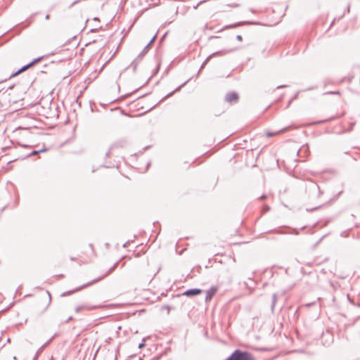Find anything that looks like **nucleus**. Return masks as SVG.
I'll list each match as a JSON object with an SVG mask.
<instances>
[{
	"mask_svg": "<svg viewBox=\"0 0 360 360\" xmlns=\"http://www.w3.org/2000/svg\"><path fill=\"white\" fill-rule=\"evenodd\" d=\"M224 360H255V358L250 352L237 349Z\"/></svg>",
	"mask_w": 360,
	"mask_h": 360,
	"instance_id": "nucleus-1",
	"label": "nucleus"
},
{
	"mask_svg": "<svg viewBox=\"0 0 360 360\" xmlns=\"http://www.w3.org/2000/svg\"><path fill=\"white\" fill-rule=\"evenodd\" d=\"M157 34H155L153 38L150 39V41L148 43V44L145 46L143 50L140 53V54L137 56L136 59L134 60V61L131 63V65L134 68V70H136L139 60H141V58L148 53L150 46L153 44L155 40L156 39Z\"/></svg>",
	"mask_w": 360,
	"mask_h": 360,
	"instance_id": "nucleus-2",
	"label": "nucleus"
},
{
	"mask_svg": "<svg viewBox=\"0 0 360 360\" xmlns=\"http://www.w3.org/2000/svg\"><path fill=\"white\" fill-rule=\"evenodd\" d=\"M307 190L310 195L316 196L317 198H320L323 194V192L320 190L319 185L315 183H311L307 187Z\"/></svg>",
	"mask_w": 360,
	"mask_h": 360,
	"instance_id": "nucleus-3",
	"label": "nucleus"
},
{
	"mask_svg": "<svg viewBox=\"0 0 360 360\" xmlns=\"http://www.w3.org/2000/svg\"><path fill=\"white\" fill-rule=\"evenodd\" d=\"M44 56H41V57H39L37 58H35L34 59L32 62H30V63L22 66L20 69H19L17 72L13 73L11 76V77H15V76H17L18 75H19L20 73L27 70V69H29L30 68L32 67L33 65H34L36 63H39V61H41L42 59H43Z\"/></svg>",
	"mask_w": 360,
	"mask_h": 360,
	"instance_id": "nucleus-4",
	"label": "nucleus"
},
{
	"mask_svg": "<svg viewBox=\"0 0 360 360\" xmlns=\"http://www.w3.org/2000/svg\"><path fill=\"white\" fill-rule=\"evenodd\" d=\"M233 49H231V50H221V51H217V52H214L212 54L210 55L202 63L201 67H200V69L199 71H200L202 68H205V66L206 65V64L208 63V61L214 56H224L225 54H227L231 51H233Z\"/></svg>",
	"mask_w": 360,
	"mask_h": 360,
	"instance_id": "nucleus-5",
	"label": "nucleus"
},
{
	"mask_svg": "<svg viewBox=\"0 0 360 360\" xmlns=\"http://www.w3.org/2000/svg\"><path fill=\"white\" fill-rule=\"evenodd\" d=\"M238 94L236 92H229L225 96V101L229 103H234L238 101Z\"/></svg>",
	"mask_w": 360,
	"mask_h": 360,
	"instance_id": "nucleus-6",
	"label": "nucleus"
},
{
	"mask_svg": "<svg viewBox=\"0 0 360 360\" xmlns=\"http://www.w3.org/2000/svg\"><path fill=\"white\" fill-rule=\"evenodd\" d=\"M218 290L217 286H212L206 292V297L205 299V302H209L212 299L213 296L215 295Z\"/></svg>",
	"mask_w": 360,
	"mask_h": 360,
	"instance_id": "nucleus-7",
	"label": "nucleus"
},
{
	"mask_svg": "<svg viewBox=\"0 0 360 360\" xmlns=\"http://www.w3.org/2000/svg\"><path fill=\"white\" fill-rule=\"evenodd\" d=\"M202 292V290L198 288H192L186 290L182 295L187 297H194L200 295Z\"/></svg>",
	"mask_w": 360,
	"mask_h": 360,
	"instance_id": "nucleus-8",
	"label": "nucleus"
},
{
	"mask_svg": "<svg viewBox=\"0 0 360 360\" xmlns=\"http://www.w3.org/2000/svg\"><path fill=\"white\" fill-rule=\"evenodd\" d=\"M117 262H116V263H115V264H114V265H113V266H112V267H111V268L108 271V272H107L104 276H101V277H99L98 279L94 280L93 282H91V283H96V282H97V281H99L102 280L104 277H105L106 276H108V274H110V273H111V272H112V271L116 268V266H117ZM90 284H91V283H89V284H87L86 285H90Z\"/></svg>",
	"mask_w": 360,
	"mask_h": 360,
	"instance_id": "nucleus-9",
	"label": "nucleus"
},
{
	"mask_svg": "<svg viewBox=\"0 0 360 360\" xmlns=\"http://www.w3.org/2000/svg\"><path fill=\"white\" fill-rule=\"evenodd\" d=\"M126 144H127V141L125 139H122V140H120V141L115 143L112 146L111 148H115V147H124Z\"/></svg>",
	"mask_w": 360,
	"mask_h": 360,
	"instance_id": "nucleus-10",
	"label": "nucleus"
},
{
	"mask_svg": "<svg viewBox=\"0 0 360 360\" xmlns=\"http://www.w3.org/2000/svg\"><path fill=\"white\" fill-rule=\"evenodd\" d=\"M95 308L96 307L80 306L75 308V311L79 312L82 309L92 310Z\"/></svg>",
	"mask_w": 360,
	"mask_h": 360,
	"instance_id": "nucleus-11",
	"label": "nucleus"
},
{
	"mask_svg": "<svg viewBox=\"0 0 360 360\" xmlns=\"http://www.w3.org/2000/svg\"><path fill=\"white\" fill-rule=\"evenodd\" d=\"M285 130H286V129L285 128V129H281V130H280V131H278L274 132V133L268 132V133L266 134V136H269H269H274V135H275V134H279V133H281V132L285 131Z\"/></svg>",
	"mask_w": 360,
	"mask_h": 360,
	"instance_id": "nucleus-12",
	"label": "nucleus"
},
{
	"mask_svg": "<svg viewBox=\"0 0 360 360\" xmlns=\"http://www.w3.org/2000/svg\"><path fill=\"white\" fill-rule=\"evenodd\" d=\"M276 300H277V295L276 293H274V294H273V296H272V304H271L272 309L275 307Z\"/></svg>",
	"mask_w": 360,
	"mask_h": 360,
	"instance_id": "nucleus-13",
	"label": "nucleus"
},
{
	"mask_svg": "<svg viewBox=\"0 0 360 360\" xmlns=\"http://www.w3.org/2000/svg\"><path fill=\"white\" fill-rule=\"evenodd\" d=\"M186 83H187V82H184L182 85L179 86L178 88H176V89H175V91H174L171 92V93H170V94H169L167 96H166V97H165V98H168V97H169V96H172V95H173V94H174L175 91H177L180 90V89H181L183 86H184Z\"/></svg>",
	"mask_w": 360,
	"mask_h": 360,
	"instance_id": "nucleus-14",
	"label": "nucleus"
},
{
	"mask_svg": "<svg viewBox=\"0 0 360 360\" xmlns=\"http://www.w3.org/2000/svg\"><path fill=\"white\" fill-rule=\"evenodd\" d=\"M329 94H331V95H340V93L338 91H327V92H325L323 94V95H329Z\"/></svg>",
	"mask_w": 360,
	"mask_h": 360,
	"instance_id": "nucleus-15",
	"label": "nucleus"
},
{
	"mask_svg": "<svg viewBox=\"0 0 360 360\" xmlns=\"http://www.w3.org/2000/svg\"><path fill=\"white\" fill-rule=\"evenodd\" d=\"M324 203H325V201H323V200H319V201L318 202V203H317V204H318V205H317L316 207H314V208H311V210H315L318 209L319 207H321Z\"/></svg>",
	"mask_w": 360,
	"mask_h": 360,
	"instance_id": "nucleus-16",
	"label": "nucleus"
},
{
	"mask_svg": "<svg viewBox=\"0 0 360 360\" xmlns=\"http://www.w3.org/2000/svg\"><path fill=\"white\" fill-rule=\"evenodd\" d=\"M333 118L331 117V118H329V119H327V120H320V121H318V122H314L313 124H322V123H325V122H327L331 120H333Z\"/></svg>",
	"mask_w": 360,
	"mask_h": 360,
	"instance_id": "nucleus-17",
	"label": "nucleus"
},
{
	"mask_svg": "<svg viewBox=\"0 0 360 360\" xmlns=\"http://www.w3.org/2000/svg\"><path fill=\"white\" fill-rule=\"evenodd\" d=\"M269 210H270V207L267 205H264L262 207V212L265 213V212L269 211Z\"/></svg>",
	"mask_w": 360,
	"mask_h": 360,
	"instance_id": "nucleus-18",
	"label": "nucleus"
},
{
	"mask_svg": "<svg viewBox=\"0 0 360 360\" xmlns=\"http://www.w3.org/2000/svg\"><path fill=\"white\" fill-rule=\"evenodd\" d=\"M56 337V335H54L51 338H50L46 343L43 345L44 347H47L50 342L53 340V339Z\"/></svg>",
	"mask_w": 360,
	"mask_h": 360,
	"instance_id": "nucleus-19",
	"label": "nucleus"
},
{
	"mask_svg": "<svg viewBox=\"0 0 360 360\" xmlns=\"http://www.w3.org/2000/svg\"><path fill=\"white\" fill-rule=\"evenodd\" d=\"M47 294H48V296H49V302L48 304H46L45 309H44V311L46 310V309L48 308L49 305L51 303V295L50 293L47 291Z\"/></svg>",
	"mask_w": 360,
	"mask_h": 360,
	"instance_id": "nucleus-20",
	"label": "nucleus"
},
{
	"mask_svg": "<svg viewBox=\"0 0 360 360\" xmlns=\"http://www.w3.org/2000/svg\"><path fill=\"white\" fill-rule=\"evenodd\" d=\"M162 309H167L169 312L170 311V307L168 305H165L162 307Z\"/></svg>",
	"mask_w": 360,
	"mask_h": 360,
	"instance_id": "nucleus-21",
	"label": "nucleus"
},
{
	"mask_svg": "<svg viewBox=\"0 0 360 360\" xmlns=\"http://www.w3.org/2000/svg\"><path fill=\"white\" fill-rule=\"evenodd\" d=\"M240 25H241L240 23L234 24L233 25L226 26L225 28L236 27V26Z\"/></svg>",
	"mask_w": 360,
	"mask_h": 360,
	"instance_id": "nucleus-22",
	"label": "nucleus"
},
{
	"mask_svg": "<svg viewBox=\"0 0 360 360\" xmlns=\"http://www.w3.org/2000/svg\"><path fill=\"white\" fill-rule=\"evenodd\" d=\"M236 39H237V40H238L240 41H241L243 40L242 36L239 35V34L236 36Z\"/></svg>",
	"mask_w": 360,
	"mask_h": 360,
	"instance_id": "nucleus-23",
	"label": "nucleus"
},
{
	"mask_svg": "<svg viewBox=\"0 0 360 360\" xmlns=\"http://www.w3.org/2000/svg\"><path fill=\"white\" fill-rule=\"evenodd\" d=\"M41 150H39V151H37V150H34V151L30 154V155H36V154L39 153V152H41Z\"/></svg>",
	"mask_w": 360,
	"mask_h": 360,
	"instance_id": "nucleus-24",
	"label": "nucleus"
},
{
	"mask_svg": "<svg viewBox=\"0 0 360 360\" xmlns=\"http://www.w3.org/2000/svg\"><path fill=\"white\" fill-rule=\"evenodd\" d=\"M205 28L206 29H210V30L212 29V27L211 26L210 27L208 24L205 25Z\"/></svg>",
	"mask_w": 360,
	"mask_h": 360,
	"instance_id": "nucleus-25",
	"label": "nucleus"
},
{
	"mask_svg": "<svg viewBox=\"0 0 360 360\" xmlns=\"http://www.w3.org/2000/svg\"><path fill=\"white\" fill-rule=\"evenodd\" d=\"M97 30H98V28H91V29L90 30V32H96V31H97Z\"/></svg>",
	"mask_w": 360,
	"mask_h": 360,
	"instance_id": "nucleus-26",
	"label": "nucleus"
},
{
	"mask_svg": "<svg viewBox=\"0 0 360 360\" xmlns=\"http://www.w3.org/2000/svg\"><path fill=\"white\" fill-rule=\"evenodd\" d=\"M265 198H266V195H262L260 197V198H261V199H264Z\"/></svg>",
	"mask_w": 360,
	"mask_h": 360,
	"instance_id": "nucleus-27",
	"label": "nucleus"
},
{
	"mask_svg": "<svg viewBox=\"0 0 360 360\" xmlns=\"http://www.w3.org/2000/svg\"><path fill=\"white\" fill-rule=\"evenodd\" d=\"M44 348H45V347H44V346L42 345V346L41 347V348L39 349V351L43 350Z\"/></svg>",
	"mask_w": 360,
	"mask_h": 360,
	"instance_id": "nucleus-28",
	"label": "nucleus"
},
{
	"mask_svg": "<svg viewBox=\"0 0 360 360\" xmlns=\"http://www.w3.org/2000/svg\"><path fill=\"white\" fill-rule=\"evenodd\" d=\"M72 316L69 317L66 322L68 323L69 321L72 320Z\"/></svg>",
	"mask_w": 360,
	"mask_h": 360,
	"instance_id": "nucleus-29",
	"label": "nucleus"
},
{
	"mask_svg": "<svg viewBox=\"0 0 360 360\" xmlns=\"http://www.w3.org/2000/svg\"><path fill=\"white\" fill-rule=\"evenodd\" d=\"M46 20H49V15H46V17H45Z\"/></svg>",
	"mask_w": 360,
	"mask_h": 360,
	"instance_id": "nucleus-30",
	"label": "nucleus"
},
{
	"mask_svg": "<svg viewBox=\"0 0 360 360\" xmlns=\"http://www.w3.org/2000/svg\"><path fill=\"white\" fill-rule=\"evenodd\" d=\"M241 22H247V23H249V22H252V21H242Z\"/></svg>",
	"mask_w": 360,
	"mask_h": 360,
	"instance_id": "nucleus-31",
	"label": "nucleus"
},
{
	"mask_svg": "<svg viewBox=\"0 0 360 360\" xmlns=\"http://www.w3.org/2000/svg\"><path fill=\"white\" fill-rule=\"evenodd\" d=\"M143 346H144V344H143V343H141V344H140V345H139V347H140V348H141V347H143Z\"/></svg>",
	"mask_w": 360,
	"mask_h": 360,
	"instance_id": "nucleus-32",
	"label": "nucleus"
},
{
	"mask_svg": "<svg viewBox=\"0 0 360 360\" xmlns=\"http://www.w3.org/2000/svg\"><path fill=\"white\" fill-rule=\"evenodd\" d=\"M94 20H95V21H96V20H98V19L97 18H94Z\"/></svg>",
	"mask_w": 360,
	"mask_h": 360,
	"instance_id": "nucleus-33",
	"label": "nucleus"
},
{
	"mask_svg": "<svg viewBox=\"0 0 360 360\" xmlns=\"http://www.w3.org/2000/svg\"><path fill=\"white\" fill-rule=\"evenodd\" d=\"M166 34H167V33L164 34V35H163V37H162V39L166 36Z\"/></svg>",
	"mask_w": 360,
	"mask_h": 360,
	"instance_id": "nucleus-34",
	"label": "nucleus"
},
{
	"mask_svg": "<svg viewBox=\"0 0 360 360\" xmlns=\"http://www.w3.org/2000/svg\"><path fill=\"white\" fill-rule=\"evenodd\" d=\"M72 291H69L67 292V294H70Z\"/></svg>",
	"mask_w": 360,
	"mask_h": 360,
	"instance_id": "nucleus-35",
	"label": "nucleus"
},
{
	"mask_svg": "<svg viewBox=\"0 0 360 360\" xmlns=\"http://www.w3.org/2000/svg\"><path fill=\"white\" fill-rule=\"evenodd\" d=\"M50 360H53V356H51V357L50 358Z\"/></svg>",
	"mask_w": 360,
	"mask_h": 360,
	"instance_id": "nucleus-36",
	"label": "nucleus"
},
{
	"mask_svg": "<svg viewBox=\"0 0 360 360\" xmlns=\"http://www.w3.org/2000/svg\"><path fill=\"white\" fill-rule=\"evenodd\" d=\"M284 86H278V88L283 87Z\"/></svg>",
	"mask_w": 360,
	"mask_h": 360,
	"instance_id": "nucleus-37",
	"label": "nucleus"
},
{
	"mask_svg": "<svg viewBox=\"0 0 360 360\" xmlns=\"http://www.w3.org/2000/svg\"><path fill=\"white\" fill-rule=\"evenodd\" d=\"M88 22H89V19H87L85 22L88 23Z\"/></svg>",
	"mask_w": 360,
	"mask_h": 360,
	"instance_id": "nucleus-38",
	"label": "nucleus"
}]
</instances>
